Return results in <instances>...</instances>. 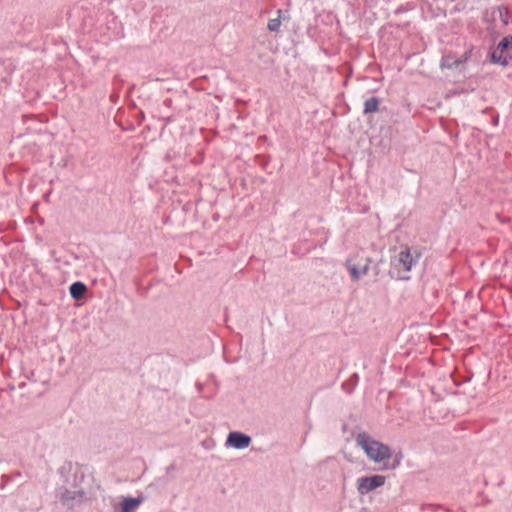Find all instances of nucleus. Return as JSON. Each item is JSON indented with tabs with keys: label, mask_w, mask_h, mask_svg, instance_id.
I'll return each instance as SVG.
<instances>
[{
	"label": "nucleus",
	"mask_w": 512,
	"mask_h": 512,
	"mask_svg": "<svg viewBox=\"0 0 512 512\" xmlns=\"http://www.w3.org/2000/svg\"><path fill=\"white\" fill-rule=\"evenodd\" d=\"M280 25H281V21L279 18L271 19L268 22V29L270 31H278V29L280 28Z\"/></svg>",
	"instance_id": "obj_12"
},
{
	"label": "nucleus",
	"mask_w": 512,
	"mask_h": 512,
	"mask_svg": "<svg viewBox=\"0 0 512 512\" xmlns=\"http://www.w3.org/2000/svg\"><path fill=\"white\" fill-rule=\"evenodd\" d=\"M485 19L493 22V30H500L509 23L508 10L504 7L492 9L486 13Z\"/></svg>",
	"instance_id": "obj_4"
},
{
	"label": "nucleus",
	"mask_w": 512,
	"mask_h": 512,
	"mask_svg": "<svg viewBox=\"0 0 512 512\" xmlns=\"http://www.w3.org/2000/svg\"><path fill=\"white\" fill-rule=\"evenodd\" d=\"M386 477L383 475H373L360 477L357 479V490L361 495L370 493L371 491L384 485Z\"/></svg>",
	"instance_id": "obj_3"
},
{
	"label": "nucleus",
	"mask_w": 512,
	"mask_h": 512,
	"mask_svg": "<svg viewBox=\"0 0 512 512\" xmlns=\"http://www.w3.org/2000/svg\"><path fill=\"white\" fill-rule=\"evenodd\" d=\"M467 55H468V53L466 52L464 54L463 58H460V59H457V60H454L451 56H445L441 60V67L442 68H448V69L453 68V67H457L458 65H460L461 63H463L464 61L467 60Z\"/></svg>",
	"instance_id": "obj_8"
},
{
	"label": "nucleus",
	"mask_w": 512,
	"mask_h": 512,
	"mask_svg": "<svg viewBox=\"0 0 512 512\" xmlns=\"http://www.w3.org/2000/svg\"><path fill=\"white\" fill-rule=\"evenodd\" d=\"M355 441L368 459L379 465L380 470H394L400 465L401 455L393 453L389 446L376 440L368 433L361 432L357 434Z\"/></svg>",
	"instance_id": "obj_1"
},
{
	"label": "nucleus",
	"mask_w": 512,
	"mask_h": 512,
	"mask_svg": "<svg viewBox=\"0 0 512 512\" xmlns=\"http://www.w3.org/2000/svg\"><path fill=\"white\" fill-rule=\"evenodd\" d=\"M510 46H512V36L511 37L503 38L499 42L497 47L507 51L508 47H510Z\"/></svg>",
	"instance_id": "obj_13"
},
{
	"label": "nucleus",
	"mask_w": 512,
	"mask_h": 512,
	"mask_svg": "<svg viewBox=\"0 0 512 512\" xmlns=\"http://www.w3.org/2000/svg\"><path fill=\"white\" fill-rule=\"evenodd\" d=\"M369 263L370 261L366 259L364 264L357 266L356 264L352 263L350 259L347 260L346 266L350 272L352 279L357 281L361 277L365 276L369 270Z\"/></svg>",
	"instance_id": "obj_6"
},
{
	"label": "nucleus",
	"mask_w": 512,
	"mask_h": 512,
	"mask_svg": "<svg viewBox=\"0 0 512 512\" xmlns=\"http://www.w3.org/2000/svg\"><path fill=\"white\" fill-rule=\"evenodd\" d=\"M141 503V499L136 498H125L122 501V511L123 512H131L138 507Z\"/></svg>",
	"instance_id": "obj_10"
},
{
	"label": "nucleus",
	"mask_w": 512,
	"mask_h": 512,
	"mask_svg": "<svg viewBox=\"0 0 512 512\" xmlns=\"http://www.w3.org/2000/svg\"><path fill=\"white\" fill-rule=\"evenodd\" d=\"M251 442L252 439L249 435L238 431L230 432L226 438V445L237 450L248 448Z\"/></svg>",
	"instance_id": "obj_5"
},
{
	"label": "nucleus",
	"mask_w": 512,
	"mask_h": 512,
	"mask_svg": "<svg viewBox=\"0 0 512 512\" xmlns=\"http://www.w3.org/2000/svg\"><path fill=\"white\" fill-rule=\"evenodd\" d=\"M86 290V286L81 282H75L70 286V294L74 299H81Z\"/></svg>",
	"instance_id": "obj_9"
},
{
	"label": "nucleus",
	"mask_w": 512,
	"mask_h": 512,
	"mask_svg": "<svg viewBox=\"0 0 512 512\" xmlns=\"http://www.w3.org/2000/svg\"><path fill=\"white\" fill-rule=\"evenodd\" d=\"M491 60L503 66L508 64L509 54L506 50L496 47L491 53Z\"/></svg>",
	"instance_id": "obj_7"
},
{
	"label": "nucleus",
	"mask_w": 512,
	"mask_h": 512,
	"mask_svg": "<svg viewBox=\"0 0 512 512\" xmlns=\"http://www.w3.org/2000/svg\"><path fill=\"white\" fill-rule=\"evenodd\" d=\"M379 101L377 98L372 97L365 101L364 103V112L372 113L378 110Z\"/></svg>",
	"instance_id": "obj_11"
},
{
	"label": "nucleus",
	"mask_w": 512,
	"mask_h": 512,
	"mask_svg": "<svg viewBox=\"0 0 512 512\" xmlns=\"http://www.w3.org/2000/svg\"><path fill=\"white\" fill-rule=\"evenodd\" d=\"M419 254L410 249L401 250L398 255L392 260V266L394 270H397V277L399 279L407 280L409 276L408 272L418 263Z\"/></svg>",
	"instance_id": "obj_2"
}]
</instances>
